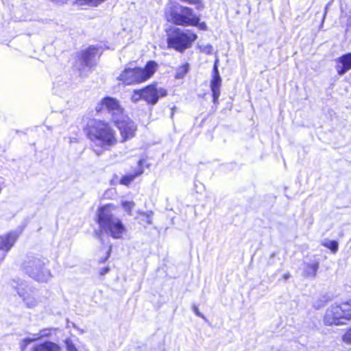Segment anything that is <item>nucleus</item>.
<instances>
[{
  "instance_id": "18",
  "label": "nucleus",
  "mask_w": 351,
  "mask_h": 351,
  "mask_svg": "<svg viewBox=\"0 0 351 351\" xmlns=\"http://www.w3.org/2000/svg\"><path fill=\"white\" fill-rule=\"evenodd\" d=\"M143 161L140 160L138 162V170L136 171L134 173H130L128 175L124 176L120 180V183L121 184L128 186L137 176H140L143 171L141 169L140 166L142 165Z\"/></svg>"
},
{
  "instance_id": "28",
  "label": "nucleus",
  "mask_w": 351,
  "mask_h": 351,
  "mask_svg": "<svg viewBox=\"0 0 351 351\" xmlns=\"http://www.w3.org/2000/svg\"><path fill=\"white\" fill-rule=\"evenodd\" d=\"M342 339L346 343H351V328L343 335Z\"/></svg>"
},
{
  "instance_id": "12",
  "label": "nucleus",
  "mask_w": 351,
  "mask_h": 351,
  "mask_svg": "<svg viewBox=\"0 0 351 351\" xmlns=\"http://www.w3.org/2000/svg\"><path fill=\"white\" fill-rule=\"evenodd\" d=\"M221 84V79L217 69V62L213 67V79L210 82V88L213 93V101L216 104L220 95V87Z\"/></svg>"
},
{
  "instance_id": "14",
  "label": "nucleus",
  "mask_w": 351,
  "mask_h": 351,
  "mask_svg": "<svg viewBox=\"0 0 351 351\" xmlns=\"http://www.w3.org/2000/svg\"><path fill=\"white\" fill-rule=\"evenodd\" d=\"M50 328H44L40 330L39 332L32 334V337H26L22 339L20 342V348L23 351L26 347L31 343L37 341L43 337H47L51 335Z\"/></svg>"
},
{
  "instance_id": "7",
  "label": "nucleus",
  "mask_w": 351,
  "mask_h": 351,
  "mask_svg": "<svg viewBox=\"0 0 351 351\" xmlns=\"http://www.w3.org/2000/svg\"><path fill=\"white\" fill-rule=\"evenodd\" d=\"M23 269L29 277L39 282H47L51 277L44 260L39 257H29L23 263Z\"/></svg>"
},
{
  "instance_id": "30",
  "label": "nucleus",
  "mask_w": 351,
  "mask_h": 351,
  "mask_svg": "<svg viewBox=\"0 0 351 351\" xmlns=\"http://www.w3.org/2000/svg\"><path fill=\"white\" fill-rule=\"evenodd\" d=\"M196 26H198L199 27V29H203V30H206L207 28L206 24L204 22H202V23L199 22V23Z\"/></svg>"
},
{
  "instance_id": "27",
  "label": "nucleus",
  "mask_w": 351,
  "mask_h": 351,
  "mask_svg": "<svg viewBox=\"0 0 351 351\" xmlns=\"http://www.w3.org/2000/svg\"><path fill=\"white\" fill-rule=\"evenodd\" d=\"M65 345L67 351H78L73 341L69 339L65 340Z\"/></svg>"
},
{
  "instance_id": "9",
  "label": "nucleus",
  "mask_w": 351,
  "mask_h": 351,
  "mask_svg": "<svg viewBox=\"0 0 351 351\" xmlns=\"http://www.w3.org/2000/svg\"><path fill=\"white\" fill-rule=\"evenodd\" d=\"M115 125L120 131L123 141L132 138L136 130V126L126 115L121 117L117 121H114Z\"/></svg>"
},
{
  "instance_id": "34",
  "label": "nucleus",
  "mask_w": 351,
  "mask_h": 351,
  "mask_svg": "<svg viewBox=\"0 0 351 351\" xmlns=\"http://www.w3.org/2000/svg\"><path fill=\"white\" fill-rule=\"evenodd\" d=\"M154 66H155V70L156 69V66H157V64L155 62L154 64Z\"/></svg>"
},
{
  "instance_id": "16",
  "label": "nucleus",
  "mask_w": 351,
  "mask_h": 351,
  "mask_svg": "<svg viewBox=\"0 0 351 351\" xmlns=\"http://www.w3.org/2000/svg\"><path fill=\"white\" fill-rule=\"evenodd\" d=\"M319 267V263L317 261L304 263L302 265V276L305 278H315Z\"/></svg>"
},
{
  "instance_id": "26",
  "label": "nucleus",
  "mask_w": 351,
  "mask_h": 351,
  "mask_svg": "<svg viewBox=\"0 0 351 351\" xmlns=\"http://www.w3.org/2000/svg\"><path fill=\"white\" fill-rule=\"evenodd\" d=\"M141 99H142L141 89L134 90L132 95V101L134 102H137Z\"/></svg>"
},
{
  "instance_id": "29",
  "label": "nucleus",
  "mask_w": 351,
  "mask_h": 351,
  "mask_svg": "<svg viewBox=\"0 0 351 351\" xmlns=\"http://www.w3.org/2000/svg\"><path fill=\"white\" fill-rule=\"evenodd\" d=\"M193 311L194 313H195L197 316H198V317H201V318L205 319L204 315L202 313H200V312H199V309H198V307H197V306L194 305V306H193Z\"/></svg>"
},
{
  "instance_id": "25",
  "label": "nucleus",
  "mask_w": 351,
  "mask_h": 351,
  "mask_svg": "<svg viewBox=\"0 0 351 351\" xmlns=\"http://www.w3.org/2000/svg\"><path fill=\"white\" fill-rule=\"evenodd\" d=\"M121 204H122L123 209L128 213H130L131 211L132 208L134 206V203L133 202H128V201L122 202Z\"/></svg>"
},
{
  "instance_id": "21",
  "label": "nucleus",
  "mask_w": 351,
  "mask_h": 351,
  "mask_svg": "<svg viewBox=\"0 0 351 351\" xmlns=\"http://www.w3.org/2000/svg\"><path fill=\"white\" fill-rule=\"evenodd\" d=\"M189 64H184L180 66H179L176 73V78L177 79H182L184 77V76L186 74V73L189 71Z\"/></svg>"
},
{
  "instance_id": "33",
  "label": "nucleus",
  "mask_w": 351,
  "mask_h": 351,
  "mask_svg": "<svg viewBox=\"0 0 351 351\" xmlns=\"http://www.w3.org/2000/svg\"><path fill=\"white\" fill-rule=\"evenodd\" d=\"M110 250H111V247L110 248V250H108V257L110 256Z\"/></svg>"
},
{
  "instance_id": "22",
  "label": "nucleus",
  "mask_w": 351,
  "mask_h": 351,
  "mask_svg": "<svg viewBox=\"0 0 351 351\" xmlns=\"http://www.w3.org/2000/svg\"><path fill=\"white\" fill-rule=\"evenodd\" d=\"M105 1L106 0H76V4L79 5H89L92 6H97Z\"/></svg>"
},
{
  "instance_id": "2",
  "label": "nucleus",
  "mask_w": 351,
  "mask_h": 351,
  "mask_svg": "<svg viewBox=\"0 0 351 351\" xmlns=\"http://www.w3.org/2000/svg\"><path fill=\"white\" fill-rule=\"evenodd\" d=\"M112 205H105L98 210V223L101 231L115 239L123 237L126 231L121 220L114 214Z\"/></svg>"
},
{
  "instance_id": "17",
  "label": "nucleus",
  "mask_w": 351,
  "mask_h": 351,
  "mask_svg": "<svg viewBox=\"0 0 351 351\" xmlns=\"http://www.w3.org/2000/svg\"><path fill=\"white\" fill-rule=\"evenodd\" d=\"M32 351H61V348L54 342L47 341L33 346Z\"/></svg>"
},
{
  "instance_id": "23",
  "label": "nucleus",
  "mask_w": 351,
  "mask_h": 351,
  "mask_svg": "<svg viewBox=\"0 0 351 351\" xmlns=\"http://www.w3.org/2000/svg\"><path fill=\"white\" fill-rule=\"evenodd\" d=\"M189 4L195 5L197 10H202L204 8V4L201 0H180Z\"/></svg>"
},
{
  "instance_id": "6",
  "label": "nucleus",
  "mask_w": 351,
  "mask_h": 351,
  "mask_svg": "<svg viewBox=\"0 0 351 351\" xmlns=\"http://www.w3.org/2000/svg\"><path fill=\"white\" fill-rule=\"evenodd\" d=\"M154 73V61H149L145 68H127L121 72L118 80L125 85L140 84L148 80Z\"/></svg>"
},
{
  "instance_id": "15",
  "label": "nucleus",
  "mask_w": 351,
  "mask_h": 351,
  "mask_svg": "<svg viewBox=\"0 0 351 351\" xmlns=\"http://www.w3.org/2000/svg\"><path fill=\"white\" fill-rule=\"evenodd\" d=\"M18 235L15 232H10L0 237V250L8 252L15 243Z\"/></svg>"
},
{
  "instance_id": "19",
  "label": "nucleus",
  "mask_w": 351,
  "mask_h": 351,
  "mask_svg": "<svg viewBox=\"0 0 351 351\" xmlns=\"http://www.w3.org/2000/svg\"><path fill=\"white\" fill-rule=\"evenodd\" d=\"M142 99L149 104H154V84H150L144 88L141 89Z\"/></svg>"
},
{
  "instance_id": "11",
  "label": "nucleus",
  "mask_w": 351,
  "mask_h": 351,
  "mask_svg": "<svg viewBox=\"0 0 351 351\" xmlns=\"http://www.w3.org/2000/svg\"><path fill=\"white\" fill-rule=\"evenodd\" d=\"M97 51V48L90 47L82 53L80 58L82 68L79 69L81 75H86V72L94 65Z\"/></svg>"
},
{
  "instance_id": "13",
  "label": "nucleus",
  "mask_w": 351,
  "mask_h": 351,
  "mask_svg": "<svg viewBox=\"0 0 351 351\" xmlns=\"http://www.w3.org/2000/svg\"><path fill=\"white\" fill-rule=\"evenodd\" d=\"M335 69L339 75H344L351 69V53H348L335 60Z\"/></svg>"
},
{
  "instance_id": "35",
  "label": "nucleus",
  "mask_w": 351,
  "mask_h": 351,
  "mask_svg": "<svg viewBox=\"0 0 351 351\" xmlns=\"http://www.w3.org/2000/svg\"><path fill=\"white\" fill-rule=\"evenodd\" d=\"M5 254H4L3 255L2 259H3V258H4V257H5Z\"/></svg>"
},
{
  "instance_id": "32",
  "label": "nucleus",
  "mask_w": 351,
  "mask_h": 351,
  "mask_svg": "<svg viewBox=\"0 0 351 351\" xmlns=\"http://www.w3.org/2000/svg\"><path fill=\"white\" fill-rule=\"evenodd\" d=\"M290 277V274L289 273L285 274L282 276L283 279L287 280Z\"/></svg>"
},
{
  "instance_id": "4",
  "label": "nucleus",
  "mask_w": 351,
  "mask_h": 351,
  "mask_svg": "<svg viewBox=\"0 0 351 351\" xmlns=\"http://www.w3.org/2000/svg\"><path fill=\"white\" fill-rule=\"evenodd\" d=\"M351 319V299L335 303L327 308L324 322L327 326L343 325Z\"/></svg>"
},
{
  "instance_id": "3",
  "label": "nucleus",
  "mask_w": 351,
  "mask_h": 351,
  "mask_svg": "<svg viewBox=\"0 0 351 351\" xmlns=\"http://www.w3.org/2000/svg\"><path fill=\"white\" fill-rule=\"evenodd\" d=\"M165 16L168 21L177 25L196 26L200 21L199 16L194 13L191 8L179 4L167 8Z\"/></svg>"
},
{
  "instance_id": "1",
  "label": "nucleus",
  "mask_w": 351,
  "mask_h": 351,
  "mask_svg": "<svg viewBox=\"0 0 351 351\" xmlns=\"http://www.w3.org/2000/svg\"><path fill=\"white\" fill-rule=\"evenodd\" d=\"M86 134L97 155L117 143L114 130L108 123L101 120L90 121L87 125Z\"/></svg>"
},
{
  "instance_id": "8",
  "label": "nucleus",
  "mask_w": 351,
  "mask_h": 351,
  "mask_svg": "<svg viewBox=\"0 0 351 351\" xmlns=\"http://www.w3.org/2000/svg\"><path fill=\"white\" fill-rule=\"evenodd\" d=\"M12 286L17 291L18 295L23 299L27 307L32 308L37 305L36 293L26 282L21 280H14Z\"/></svg>"
},
{
  "instance_id": "20",
  "label": "nucleus",
  "mask_w": 351,
  "mask_h": 351,
  "mask_svg": "<svg viewBox=\"0 0 351 351\" xmlns=\"http://www.w3.org/2000/svg\"><path fill=\"white\" fill-rule=\"evenodd\" d=\"M322 245L324 247L330 249L332 253H336L338 250L339 245L337 241H330L326 239L325 241H323Z\"/></svg>"
},
{
  "instance_id": "31",
  "label": "nucleus",
  "mask_w": 351,
  "mask_h": 351,
  "mask_svg": "<svg viewBox=\"0 0 351 351\" xmlns=\"http://www.w3.org/2000/svg\"><path fill=\"white\" fill-rule=\"evenodd\" d=\"M108 271H109V268L107 267L101 268L99 271V273L101 275L103 276V275L106 274Z\"/></svg>"
},
{
  "instance_id": "10",
  "label": "nucleus",
  "mask_w": 351,
  "mask_h": 351,
  "mask_svg": "<svg viewBox=\"0 0 351 351\" xmlns=\"http://www.w3.org/2000/svg\"><path fill=\"white\" fill-rule=\"evenodd\" d=\"M101 105L111 114L112 120L114 122L125 116L123 109L120 106L119 101L114 98L105 97L101 101Z\"/></svg>"
},
{
  "instance_id": "5",
  "label": "nucleus",
  "mask_w": 351,
  "mask_h": 351,
  "mask_svg": "<svg viewBox=\"0 0 351 351\" xmlns=\"http://www.w3.org/2000/svg\"><path fill=\"white\" fill-rule=\"evenodd\" d=\"M197 38V36L191 30L176 27L168 34L167 44L169 47L182 53L191 47Z\"/></svg>"
},
{
  "instance_id": "24",
  "label": "nucleus",
  "mask_w": 351,
  "mask_h": 351,
  "mask_svg": "<svg viewBox=\"0 0 351 351\" xmlns=\"http://www.w3.org/2000/svg\"><path fill=\"white\" fill-rule=\"evenodd\" d=\"M167 95V90L163 88H157L155 86V104L157 103L160 97H162Z\"/></svg>"
}]
</instances>
